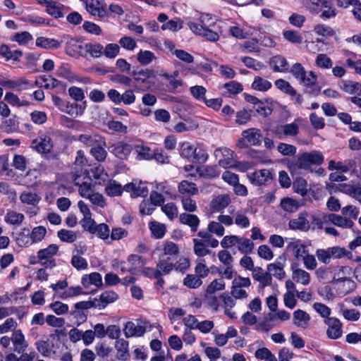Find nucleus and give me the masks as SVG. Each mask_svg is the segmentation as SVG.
I'll list each match as a JSON object with an SVG mask.
<instances>
[{
  "label": "nucleus",
  "mask_w": 361,
  "mask_h": 361,
  "mask_svg": "<svg viewBox=\"0 0 361 361\" xmlns=\"http://www.w3.org/2000/svg\"><path fill=\"white\" fill-rule=\"evenodd\" d=\"M277 132L287 137H294L299 133V126L295 122L285 124L279 127Z\"/></svg>",
  "instance_id": "72a5a7b5"
},
{
  "label": "nucleus",
  "mask_w": 361,
  "mask_h": 361,
  "mask_svg": "<svg viewBox=\"0 0 361 361\" xmlns=\"http://www.w3.org/2000/svg\"><path fill=\"white\" fill-rule=\"evenodd\" d=\"M242 135L250 145L254 146L260 145L263 139L261 130L255 128L243 130Z\"/></svg>",
  "instance_id": "dca6fc26"
},
{
  "label": "nucleus",
  "mask_w": 361,
  "mask_h": 361,
  "mask_svg": "<svg viewBox=\"0 0 361 361\" xmlns=\"http://www.w3.org/2000/svg\"><path fill=\"white\" fill-rule=\"evenodd\" d=\"M36 46L45 49H55L61 46V42L53 38L39 37L36 39Z\"/></svg>",
  "instance_id": "473e14b6"
},
{
  "label": "nucleus",
  "mask_w": 361,
  "mask_h": 361,
  "mask_svg": "<svg viewBox=\"0 0 361 361\" xmlns=\"http://www.w3.org/2000/svg\"><path fill=\"white\" fill-rule=\"evenodd\" d=\"M290 73L305 87L311 86L317 82V75L312 71L307 72L300 63L293 64Z\"/></svg>",
  "instance_id": "f03ea898"
},
{
  "label": "nucleus",
  "mask_w": 361,
  "mask_h": 361,
  "mask_svg": "<svg viewBox=\"0 0 361 361\" xmlns=\"http://www.w3.org/2000/svg\"><path fill=\"white\" fill-rule=\"evenodd\" d=\"M178 190L181 195H187L188 197L196 195L199 192L196 184L186 180H183L179 183Z\"/></svg>",
  "instance_id": "393cba45"
},
{
  "label": "nucleus",
  "mask_w": 361,
  "mask_h": 361,
  "mask_svg": "<svg viewBox=\"0 0 361 361\" xmlns=\"http://www.w3.org/2000/svg\"><path fill=\"white\" fill-rule=\"evenodd\" d=\"M271 87V83L269 81L259 76L255 78L252 84V87L254 90L261 92L267 91Z\"/></svg>",
  "instance_id": "8fccbe9b"
},
{
  "label": "nucleus",
  "mask_w": 361,
  "mask_h": 361,
  "mask_svg": "<svg viewBox=\"0 0 361 361\" xmlns=\"http://www.w3.org/2000/svg\"><path fill=\"white\" fill-rule=\"evenodd\" d=\"M202 283L201 279L195 274H188L183 280V284L190 288H197Z\"/></svg>",
  "instance_id": "6e6d98bb"
},
{
  "label": "nucleus",
  "mask_w": 361,
  "mask_h": 361,
  "mask_svg": "<svg viewBox=\"0 0 361 361\" xmlns=\"http://www.w3.org/2000/svg\"><path fill=\"white\" fill-rule=\"evenodd\" d=\"M174 264L170 262L169 258L160 259L157 264V269L154 271H159L161 275L169 274L174 269Z\"/></svg>",
  "instance_id": "49530a36"
},
{
  "label": "nucleus",
  "mask_w": 361,
  "mask_h": 361,
  "mask_svg": "<svg viewBox=\"0 0 361 361\" xmlns=\"http://www.w3.org/2000/svg\"><path fill=\"white\" fill-rule=\"evenodd\" d=\"M20 200L23 204L36 206L41 200V197L35 192H23L20 194Z\"/></svg>",
  "instance_id": "e433bc0d"
},
{
  "label": "nucleus",
  "mask_w": 361,
  "mask_h": 361,
  "mask_svg": "<svg viewBox=\"0 0 361 361\" xmlns=\"http://www.w3.org/2000/svg\"><path fill=\"white\" fill-rule=\"evenodd\" d=\"M293 279L302 285H308L310 281V275L306 271L301 269H295L293 271Z\"/></svg>",
  "instance_id": "ea45409f"
},
{
  "label": "nucleus",
  "mask_w": 361,
  "mask_h": 361,
  "mask_svg": "<svg viewBox=\"0 0 361 361\" xmlns=\"http://www.w3.org/2000/svg\"><path fill=\"white\" fill-rule=\"evenodd\" d=\"M339 190L353 197L361 204V185L341 184L339 185Z\"/></svg>",
  "instance_id": "412c9836"
},
{
  "label": "nucleus",
  "mask_w": 361,
  "mask_h": 361,
  "mask_svg": "<svg viewBox=\"0 0 361 361\" xmlns=\"http://www.w3.org/2000/svg\"><path fill=\"white\" fill-rule=\"evenodd\" d=\"M24 215L22 213L13 210H9L6 213L4 219L5 221L11 225H20L24 220Z\"/></svg>",
  "instance_id": "a19ab883"
},
{
  "label": "nucleus",
  "mask_w": 361,
  "mask_h": 361,
  "mask_svg": "<svg viewBox=\"0 0 361 361\" xmlns=\"http://www.w3.org/2000/svg\"><path fill=\"white\" fill-rule=\"evenodd\" d=\"M123 188L121 184L117 183L116 181L110 182L105 188L106 195L111 197L118 196L121 195Z\"/></svg>",
  "instance_id": "bf43d9fd"
},
{
  "label": "nucleus",
  "mask_w": 361,
  "mask_h": 361,
  "mask_svg": "<svg viewBox=\"0 0 361 361\" xmlns=\"http://www.w3.org/2000/svg\"><path fill=\"white\" fill-rule=\"evenodd\" d=\"M283 35L286 40L293 44H300L302 42V36L298 31L286 30Z\"/></svg>",
  "instance_id": "13d9d810"
},
{
  "label": "nucleus",
  "mask_w": 361,
  "mask_h": 361,
  "mask_svg": "<svg viewBox=\"0 0 361 361\" xmlns=\"http://www.w3.org/2000/svg\"><path fill=\"white\" fill-rule=\"evenodd\" d=\"M190 92L195 99L198 101L204 102L206 99V89L201 85H195L190 88Z\"/></svg>",
  "instance_id": "052dcab7"
},
{
  "label": "nucleus",
  "mask_w": 361,
  "mask_h": 361,
  "mask_svg": "<svg viewBox=\"0 0 361 361\" xmlns=\"http://www.w3.org/2000/svg\"><path fill=\"white\" fill-rule=\"evenodd\" d=\"M324 221H330L334 225L343 228H351L354 226V222L352 219L346 218L343 215L341 216L336 214H329L324 216Z\"/></svg>",
  "instance_id": "f8f14e48"
},
{
  "label": "nucleus",
  "mask_w": 361,
  "mask_h": 361,
  "mask_svg": "<svg viewBox=\"0 0 361 361\" xmlns=\"http://www.w3.org/2000/svg\"><path fill=\"white\" fill-rule=\"evenodd\" d=\"M86 9L92 16L99 19H108L110 17L106 4L100 0H87Z\"/></svg>",
  "instance_id": "39448f33"
},
{
  "label": "nucleus",
  "mask_w": 361,
  "mask_h": 361,
  "mask_svg": "<svg viewBox=\"0 0 361 361\" xmlns=\"http://www.w3.org/2000/svg\"><path fill=\"white\" fill-rule=\"evenodd\" d=\"M57 236L62 242L73 243L77 239L76 233L66 229H61L57 233Z\"/></svg>",
  "instance_id": "3c124183"
},
{
  "label": "nucleus",
  "mask_w": 361,
  "mask_h": 361,
  "mask_svg": "<svg viewBox=\"0 0 361 361\" xmlns=\"http://www.w3.org/2000/svg\"><path fill=\"white\" fill-rule=\"evenodd\" d=\"M280 205L287 212H295L300 207L298 202L290 197L282 199Z\"/></svg>",
  "instance_id": "c03bdc74"
},
{
  "label": "nucleus",
  "mask_w": 361,
  "mask_h": 361,
  "mask_svg": "<svg viewBox=\"0 0 361 361\" xmlns=\"http://www.w3.org/2000/svg\"><path fill=\"white\" fill-rule=\"evenodd\" d=\"M307 213L302 212L297 218L290 219L288 223L289 228L292 230L308 231L310 228V224L307 219Z\"/></svg>",
  "instance_id": "ddd939ff"
},
{
  "label": "nucleus",
  "mask_w": 361,
  "mask_h": 361,
  "mask_svg": "<svg viewBox=\"0 0 361 361\" xmlns=\"http://www.w3.org/2000/svg\"><path fill=\"white\" fill-rule=\"evenodd\" d=\"M179 221L180 224L189 226L190 231L193 233L197 231L200 223V220L197 215L186 212L179 215Z\"/></svg>",
  "instance_id": "6ab92c4d"
},
{
  "label": "nucleus",
  "mask_w": 361,
  "mask_h": 361,
  "mask_svg": "<svg viewBox=\"0 0 361 361\" xmlns=\"http://www.w3.org/2000/svg\"><path fill=\"white\" fill-rule=\"evenodd\" d=\"M269 66L274 72H286L288 70V63L285 57L276 55L269 60Z\"/></svg>",
  "instance_id": "b1692460"
},
{
  "label": "nucleus",
  "mask_w": 361,
  "mask_h": 361,
  "mask_svg": "<svg viewBox=\"0 0 361 361\" xmlns=\"http://www.w3.org/2000/svg\"><path fill=\"white\" fill-rule=\"evenodd\" d=\"M133 149L131 145L124 142H118L109 147V152L120 159H127Z\"/></svg>",
  "instance_id": "0eeeda50"
},
{
  "label": "nucleus",
  "mask_w": 361,
  "mask_h": 361,
  "mask_svg": "<svg viewBox=\"0 0 361 361\" xmlns=\"http://www.w3.org/2000/svg\"><path fill=\"white\" fill-rule=\"evenodd\" d=\"M81 283L85 288L89 287L90 285H94L97 287H100L102 286V275L98 272L85 274L82 277Z\"/></svg>",
  "instance_id": "c756f323"
},
{
  "label": "nucleus",
  "mask_w": 361,
  "mask_h": 361,
  "mask_svg": "<svg viewBox=\"0 0 361 361\" xmlns=\"http://www.w3.org/2000/svg\"><path fill=\"white\" fill-rule=\"evenodd\" d=\"M161 210L170 219L178 216V208L173 202L167 203L161 207Z\"/></svg>",
  "instance_id": "0e129e2a"
},
{
  "label": "nucleus",
  "mask_w": 361,
  "mask_h": 361,
  "mask_svg": "<svg viewBox=\"0 0 361 361\" xmlns=\"http://www.w3.org/2000/svg\"><path fill=\"white\" fill-rule=\"evenodd\" d=\"M342 215L350 219H356L359 214V209L353 205H348L341 209Z\"/></svg>",
  "instance_id": "774afa93"
},
{
  "label": "nucleus",
  "mask_w": 361,
  "mask_h": 361,
  "mask_svg": "<svg viewBox=\"0 0 361 361\" xmlns=\"http://www.w3.org/2000/svg\"><path fill=\"white\" fill-rule=\"evenodd\" d=\"M310 320V315L303 310H297L293 312V324L298 327L307 328Z\"/></svg>",
  "instance_id": "7c9ffc66"
},
{
  "label": "nucleus",
  "mask_w": 361,
  "mask_h": 361,
  "mask_svg": "<svg viewBox=\"0 0 361 361\" xmlns=\"http://www.w3.org/2000/svg\"><path fill=\"white\" fill-rule=\"evenodd\" d=\"M348 267H332L331 279V281L333 283H343V286H347L348 288L344 290H341L339 293L343 295L351 292L355 287V282L350 278L346 276L345 271L348 270Z\"/></svg>",
  "instance_id": "f257e3e1"
},
{
  "label": "nucleus",
  "mask_w": 361,
  "mask_h": 361,
  "mask_svg": "<svg viewBox=\"0 0 361 361\" xmlns=\"http://www.w3.org/2000/svg\"><path fill=\"white\" fill-rule=\"evenodd\" d=\"M188 25L194 33L202 36L207 40L211 42L218 41L219 39V35L222 33V30H221V24H219L215 25V27H211L207 29L199 27V24L193 22H189Z\"/></svg>",
  "instance_id": "7ed1b4c3"
},
{
  "label": "nucleus",
  "mask_w": 361,
  "mask_h": 361,
  "mask_svg": "<svg viewBox=\"0 0 361 361\" xmlns=\"http://www.w3.org/2000/svg\"><path fill=\"white\" fill-rule=\"evenodd\" d=\"M329 249L332 259H341L343 257H346L349 259L353 258V253L344 247L334 246Z\"/></svg>",
  "instance_id": "58836bf2"
},
{
  "label": "nucleus",
  "mask_w": 361,
  "mask_h": 361,
  "mask_svg": "<svg viewBox=\"0 0 361 361\" xmlns=\"http://www.w3.org/2000/svg\"><path fill=\"white\" fill-rule=\"evenodd\" d=\"M85 49L92 57L98 58L102 54L104 47L99 43H87L85 44Z\"/></svg>",
  "instance_id": "864d4df0"
},
{
  "label": "nucleus",
  "mask_w": 361,
  "mask_h": 361,
  "mask_svg": "<svg viewBox=\"0 0 361 361\" xmlns=\"http://www.w3.org/2000/svg\"><path fill=\"white\" fill-rule=\"evenodd\" d=\"M277 150L284 156H292L295 154L297 149L293 145L281 142L277 146Z\"/></svg>",
  "instance_id": "680f3d73"
},
{
  "label": "nucleus",
  "mask_w": 361,
  "mask_h": 361,
  "mask_svg": "<svg viewBox=\"0 0 361 361\" xmlns=\"http://www.w3.org/2000/svg\"><path fill=\"white\" fill-rule=\"evenodd\" d=\"M90 153L98 161H104L107 155L106 151L100 145L92 147L90 149Z\"/></svg>",
  "instance_id": "69168bd1"
},
{
  "label": "nucleus",
  "mask_w": 361,
  "mask_h": 361,
  "mask_svg": "<svg viewBox=\"0 0 361 361\" xmlns=\"http://www.w3.org/2000/svg\"><path fill=\"white\" fill-rule=\"evenodd\" d=\"M156 57L153 52L150 51L140 50L137 54V59L140 64L146 66L150 63Z\"/></svg>",
  "instance_id": "5fc2aeb1"
},
{
  "label": "nucleus",
  "mask_w": 361,
  "mask_h": 361,
  "mask_svg": "<svg viewBox=\"0 0 361 361\" xmlns=\"http://www.w3.org/2000/svg\"><path fill=\"white\" fill-rule=\"evenodd\" d=\"M31 147L39 153H49L53 147L51 138L48 135L39 136L32 140Z\"/></svg>",
  "instance_id": "9d476101"
},
{
  "label": "nucleus",
  "mask_w": 361,
  "mask_h": 361,
  "mask_svg": "<svg viewBox=\"0 0 361 361\" xmlns=\"http://www.w3.org/2000/svg\"><path fill=\"white\" fill-rule=\"evenodd\" d=\"M212 233L208 229L200 230L197 232V236L200 238L199 240H203L208 246L215 248L218 247L219 241L212 237Z\"/></svg>",
  "instance_id": "f704fd0d"
},
{
  "label": "nucleus",
  "mask_w": 361,
  "mask_h": 361,
  "mask_svg": "<svg viewBox=\"0 0 361 361\" xmlns=\"http://www.w3.org/2000/svg\"><path fill=\"white\" fill-rule=\"evenodd\" d=\"M65 10L64 5L57 1L52 0L48 8H46V12L54 18H61L64 16Z\"/></svg>",
  "instance_id": "cd10ccee"
},
{
  "label": "nucleus",
  "mask_w": 361,
  "mask_h": 361,
  "mask_svg": "<svg viewBox=\"0 0 361 361\" xmlns=\"http://www.w3.org/2000/svg\"><path fill=\"white\" fill-rule=\"evenodd\" d=\"M194 144L189 142H184L180 145V155L182 158L187 159L188 161L192 162L193 157L192 149Z\"/></svg>",
  "instance_id": "a18cd8bd"
},
{
  "label": "nucleus",
  "mask_w": 361,
  "mask_h": 361,
  "mask_svg": "<svg viewBox=\"0 0 361 361\" xmlns=\"http://www.w3.org/2000/svg\"><path fill=\"white\" fill-rule=\"evenodd\" d=\"M192 154V163L203 164L206 162L208 159L207 152L204 145L202 143H194Z\"/></svg>",
  "instance_id": "aec40b11"
},
{
  "label": "nucleus",
  "mask_w": 361,
  "mask_h": 361,
  "mask_svg": "<svg viewBox=\"0 0 361 361\" xmlns=\"http://www.w3.org/2000/svg\"><path fill=\"white\" fill-rule=\"evenodd\" d=\"M276 87L282 91L283 92L291 96L295 99V103L298 105H300L303 99L301 94H298L296 90L291 86L290 82L283 80L279 79L275 81Z\"/></svg>",
  "instance_id": "6e6552de"
},
{
  "label": "nucleus",
  "mask_w": 361,
  "mask_h": 361,
  "mask_svg": "<svg viewBox=\"0 0 361 361\" xmlns=\"http://www.w3.org/2000/svg\"><path fill=\"white\" fill-rule=\"evenodd\" d=\"M286 258L280 256L277 258L274 263L269 264L267 266V271L269 273L279 279H282L285 277V271L283 270L285 266Z\"/></svg>",
  "instance_id": "4468645a"
},
{
  "label": "nucleus",
  "mask_w": 361,
  "mask_h": 361,
  "mask_svg": "<svg viewBox=\"0 0 361 361\" xmlns=\"http://www.w3.org/2000/svg\"><path fill=\"white\" fill-rule=\"evenodd\" d=\"M328 326L326 335L331 339H337L342 336V324L340 320L335 317L326 319L325 321Z\"/></svg>",
  "instance_id": "1a4fd4ad"
},
{
  "label": "nucleus",
  "mask_w": 361,
  "mask_h": 361,
  "mask_svg": "<svg viewBox=\"0 0 361 361\" xmlns=\"http://www.w3.org/2000/svg\"><path fill=\"white\" fill-rule=\"evenodd\" d=\"M307 181L302 178H297L293 182L294 191L302 196H305L307 194Z\"/></svg>",
  "instance_id": "4d7b16f0"
},
{
  "label": "nucleus",
  "mask_w": 361,
  "mask_h": 361,
  "mask_svg": "<svg viewBox=\"0 0 361 361\" xmlns=\"http://www.w3.org/2000/svg\"><path fill=\"white\" fill-rule=\"evenodd\" d=\"M230 202L231 197L228 195H219L212 200L211 202V207L214 211L221 212L227 207Z\"/></svg>",
  "instance_id": "bb28decb"
},
{
  "label": "nucleus",
  "mask_w": 361,
  "mask_h": 361,
  "mask_svg": "<svg viewBox=\"0 0 361 361\" xmlns=\"http://www.w3.org/2000/svg\"><path fill=\"white\" fill-rule=\"evenodd\" d=\"M238 249L243 254H250L254 249V243L249 238L240 237L238 242Z\"/></svg>",
  "instance_id": "79ce46f5"
},
{
  "label": "nucleus",
  "mask_w": 361,
  "mask_h": 361,
  "mask_svg": "<svg viewBox=\"0 0 361 361\" xmlns=\"http://www.w3.org/2000/svg\"><path fill=\"white\" fill-rule=\"evenodd\" d=\"M311 6L310 11L314 13H321L320 17L324 19H329L336 16L335 9L332 8V4L330 0H310Z\"/></svg>",
  "instance_id": "20e7f679"
},
{
  "label": "nucleus",
  "mask_w": 361,
  "mask_h": 361,
  "mask_svg": "<svg viewBox=\"0 0 361 361\" xmlns=\"http://www.w3.org/2000/svg\"><path fill=\"white\" fill-rule=\"evenodd\" d=\"M192 243L194 244L193 251L197 256L202 257L210 254L211 250L207 248L208 245L203 240H199V238H193Z\"/></svg>",
  "instance_id": "c9c22d12"
},
{
  "label": "nucleus",
  "mask_w": 361,
  "mask_h": 361,
  "mask_svg": "<svg viewBox=\"0 0 361 361\" xmlns=\"http://www.w3.org/2000/svg\"><path fill=\"white\" fill-rule=\"evenodd\" d=\"M115 348L117 350V358L121 360H127L129 357L128 341L123 338L118 339L115 343Z\"/></svg>",
  "instance_id": "2f4dec72"
},
{
  "label": "nucleus",
  "mask_w": 361,
  "mask_h": 361,
  "mask_svg": "<svg viewBox=\"0 0 361 361\" xmlns=\"http://www.w3.org/2000/svg\"><path fill=\"white\" fill-rule=\"evenodd\" d=\"M199 20V27H202L204 29H207L211 27H215V25H217L219 24H223V23L221 21H214L212 16L208 13L201 14Z\"/></svg>",
  "instance_id": "09e8293b"
},
{
  "label": "nucleus",
  "mask_w": 361,
  "mask_h": 361,
  "mask_svg": "<svg viewBox=\"0 0 361 361\" xmlns=\"http://www.w3.org/2000/svg\"><path fill=\"white\" fill-rule=\"evenodd\" d=\"M310 166L312 165H320L324 161V156L319 151H312L310 152H304Z\"/></svg>",
  "instance_id": "de8ad7c7"
},
{
  "label": "nucleus",
  "mask_w": 361,
  "mask_h": 361,
  "mask_svg": "<svg viewBox=\"0 0 361 361\" xmlns=\"http://www.w3.org/2000/svg\"><path fill=\"white\" fill-rule=\"evenodd\" d=\"M133 149L137 154V159H150L152 158V154L148 147L144 146L142 144H137L133 147Z\"/></svg>",
  "instance_id": "603ef678"
},
{
  "label": "nucleus",
  "mask_w": 361,
  "mask_h": 361,
  "mask_svg": "<svg viewBox=\"0 0 361 361\" xmlns=\"http://www.w3.org/2000/svg\"><path fill=\"white\" fill-rule=\"evenodd\" d=\"M252 278L259 282V288H264L270 286L272 282V278L269 271H265L262 267H257L252 270Z\"/></svg>",
  "instance_id": "9b49d317"
},
{
  "label": "nucleus",
  "mask_w": 361,
  "mask_h": 361,
  "mask_svg": "<svg viewBox=\"0 0 361 361\" xmlns=\"http://www.w3.org/2000/svg\"><path fill=\"white\" fill-rule=\"evenodd\" d=\"M288 166L291 173H298L300 169L308 170L310 168L304 153L300 154L297 159L290 161Z\"/></svg>",
  "instance_id": "f3484780"
},
{
  "label": "nucleus",
  "mask_w": 361,
  "mask_h": 361,
  "mask_svg": "<svg viewBox=\"0 0 361 361\" xmlns=\"http://www.w3.org/2000/svg\"><path fill=\"white\" fill-rule=\"evenodd\" d=\"M125 190L127 191H131L133 196L138 197L147 196L148 194V188L145 183H131L125 185Z\"/></svg>",
  "instance_id": "c85d7f7f"
},
{
  "label": "nucleus",
  "mask_w": 361,
  "mask_h": 361,
  "mask_svg": "<svg viewBox=\"0 0 361 361\" xmlns=\"http://www.w3.org/2000/svg\"><path fill=\"white\" fill-rule=\"evenodd\" d=\"M46 233L45 227L42 226L35 227L30 234V238L33 242H39L44 238Z\"/></svg>",
  "instance_id": "338daca9"
},
{
  "label": "nucleus",
  "mask_w": 361,
  "mask_h": 361,
  "mask_svg": "<svg viewBox=\"0 0 361 361\" xmlns=\"http://www.w3.org/2000/svg\"><path fill=\"white\" fill-rule=\"evenodd\" d=\"M128 262L130 265L128 271L133 275L137 274L145 267L146 260L137 255H130L128 257Z\"/></svg>",
  "instance_id": "2eb2a0df"
},
{
  "label": "nucleus",
  "mask_w": 361,
  "mask_h": 361,
  "mask_svg": "<svg viewBox=\"0 0 361 361\" xmlns=\"http://www.w3.org/2000/svg\"><path fill=\"white\" fill-rule=\"evenodd\" d=\"M59 250V247L56 244H51L44 249H41L37 252V257L39 261L44 259H53V257L56 255Z\"/></svg>",
  "instance_id": "4c0bfd02"
},
{
  "label": "nucleus",
  "mask_w": 361,
  "mask_h": 361,
  "mask_svg": "<svg viewBox=\"0 0 361 361\" xmlns=\"http://www.w3.org/2000/svg\"><path fill=\"white\" fill-rule=\"evenodd\" d=\"M225 288V283L223 279L214 280L207 288L206 294L212 295L217 290H224Z\"/></svg>",
  "instance_id": "e2e57ef3"
},
{
  "label": "nucleus",
  "mask_w": 361,
  "mask_h": 361,
  "mask_svg": "<svg viewBox=\"0 0 361 361\" xmlns=\"http://www.w3.org/2000/svg\"><path fill=\"white\" fill-rule=\"evenodd\" d=\"M117 293L112 290H106L102 293L99 299L94 298L97 307L99 310L104 309L109 303L114 302L118 299Z\"/></svg>",
  "instance_id": "5701e85b"
},
{
  "label": "nucleus",
  "mask_w": 361,
  "mask_h": 361,
  "mask_svg": "<svg viewBox=\"0 0 361 361\" xmlns=\"http://www.w3.org/2000/svg\"><path fill=\"white\" fill-rule=\"evenodd\" d=\"M11 341L15 346L14 351L18 353L24 352L27 346V344L25 341L24 335L20 329L16 330L13 333Z\"/></svg>",
  "instance_id": "a878e982"
},
{
  "label": "nucleus",
  "mask_w": 361,
  "mask_h": 361,
  "mask_svg": "<svg viewBox=\"0 0 361 361\" xmlns=\"http://www.w3.org/2000/svg\"><path fill=\"white\" fill-rule=\"evenodd\" d=\"M287 249L292 251L297 259L302 258L307 254V247L300 240L292 239L287 245Z\"/></svg>",
  "instance_id": "4be33fe9"
},
{
  "label": "nucleus",
  "mask_w": 361,
  "mask_h": 361,
  "mask_svg": "<svg viewBox=\"0 0 361 361\" xmlns=\"http://www.w3.org/2000/svg\"><path fill=\"white\" fill-rule=\"evenodd\" d=\"M149 227L152 235L155 238H161L165 235L166 226L163 224L159 223L157 221H152L149 223Z\"/></svg>",
  "instance_id": "37998d69"
},
{
  "label": "nucleus",
  "mask_w": 361,
  "mask_h": 361,
  "mask_svg": "<svg viewBox=\"0 0 361 361\" xmlns=\"http://www.w3.org/2000/svg\"><path fill=\"white\" fill-rule=\"evenodd\" d=\"M146 329L145 326L135 324L133 322L126 323L123 333L126 338L140 337L145 334Z\"/></svg>",
  "instance_id": "a211bd4d"
},
{
  "label": "nucleus",
  "mask_w": 361,
  "mask_h": 361,
  "mask_svg": "<svg viewBox=\"0 0 361 361\" xmlns=\"http://www.w3.org/2000/svg\"><path fill=\"white\" fill-rule=\"evenodd\" d=\"M252 184L261 186L272 180V175L268 169H261L247 175Z\"/></svg>",
  "instance_id": "423d86ee"
}]
</instances>
